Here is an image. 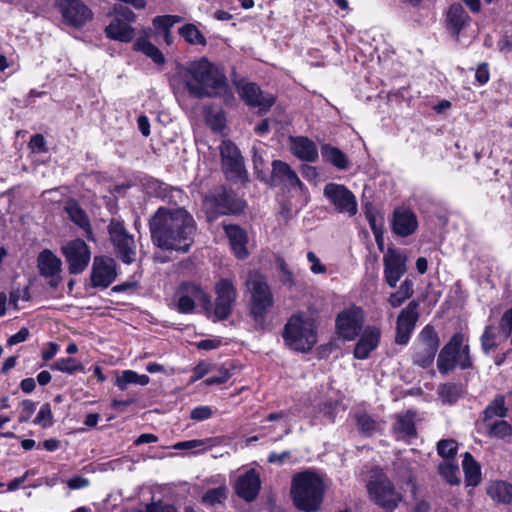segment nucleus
<instances>
[{
  "label": "nucleus",
  "instance_id": "nucleus-1",
  "mask_svg": "<svg viewBox=\"0 0 512 512\" xmlns=\"http://www.w3.org/2000/svg\"><path fill=\"white\" fill-rule=\"evenodd\" d=\"M175 93H188L196 98L226 94L228 84L221 68L202 57L179 66L171 79Z\"/></svg>",
  "mask_w": 512,
  "mask_h": 512
},
{
  "label": "nucleus",
  "instance_id": "nucleus-2",
  "mask_svg": "<svg viewBox=\"0 0 512 512\" xmlns=\"http://www.w3.org/2000/svg\"><path fill=\"white\" fill-rule=\"evenodd\" d=\"M149 226L153 243L161 249L187 252L194 241L196 223L183 208H158Z\"/></svg>",
  "mask_w": 512,
  "mask_h": 512
},
{
  "label": "nucleus",
  "instance_id": "nucleus-3",
  "mask_svg": "<svg viewBox=\"0 0 512 512\" xmlns=\"http://www.w3.org/2000/svg\"><path fill=\"white\" fill-rule=\"evenodd\" d=\"M325 493L322 477L310 470L294 475L292 479L291 495L294 505L302 511H317Z\"/></svg>",
  "mask_w": 512,
  "mask_h": 512
},
{
  "label": "nucleus",
  "instance_id": "nucleus-4",
  "mask_svg": "<svg viewBox=\"0 0 512 512\" xmlns=\"http://www.w3.org/2000/svg\"><path fill=\"white\" fill-rule=\"evenodd\" d=\"M282 336L290 349L298 352L310 351L317 343L315 321L301 314L292 315L285 324Z\"/></svg>",
  "mask_w": 512,
  "mask_h": 512
},
{
  "label": "nucleus",
  "instance_id": "nucleus-5",
  "mask_svg": "<svg viewBox=\"0 0 512 512\" xmlns=\"http://www.w3.org/2000/svg\"><path fill=\"white\" fill-rule=\"evenodd\" d=\"M196 304H199L206 313L211 312L210 295L201 285L191 281L181 282L175 288L173 294L167 298L169 308L180 314L193 313Z\"/></svg>",
  "mask_w": 512,
  "mask_h": 512
},
{
  "label": "nucleus",
  "instance_id": "nucleus-6",
  "mask_svg": "<svg viewBox=\"0 0 512 512\" xmlns=\"http://www.w3.org/2000/svg\"><path fill=\"white\" fill-rule=\"evenodd\" d=\"M245 286L250 293V311L256 321L262 320L273 306L274 299L266 278L257 271H249Z\"/></svg>",
  "mask_w": 512,
  "mask_h": 512
},
{
  "label": "nucleus",
  "instance_id": "nucleus-7",
  "mask_svg": "<svg viewBox=\"0 0 512 512\" xmlns=\"http://www.w3.org/2000/svg\"><path fill=\"white\" fill-rule=\"evenodd\" d=\"M471 365L469 346L463 344V335L460 333L454 334L438 355L437 367L439 372L447 374L457 367L467 369Z\"/></svg>",
  "mask_w": 512,
  "mask_h": 512
},
{
  "label": "nucleus",
  "instance_id": "nucleus-8",
  "mask_svg": "<svg viewBox=\"0 0 512 512\" xmlns=\"http://www.w3.org/2000/svg\"><path fill=\"white\" fill-rule=\"evenodd\" d=\"M439 344V338L435 329L430 325L425 326L417 336L412 348L413 363L421 368L431 366Z\"/></svg>",
  "mask_w": 512,
  "mask_h": 512
},
{
  "label": "nucleus",
  "instance_id": "nucleus-9",
  "mask_svg": "<svg viewBox=\"0 0 512 512\" xmlns=\"http://www.w3.org/2000/svg\"><path fill=\"white\" fill-rule=\"evenodd\" d=\"M215 304L211 303V312L207 313L209 317L213 316L215 320L227 319L232 313L234 303L237 298V291L228 279H221L215 284Z\"/></svg>",
  "mask_w": 512,
  "mask_h": 512
},
{
  "label": "nucleus",
  "instance_id": "nucleus-10",
  "mask_svg": "<svg viewBox=\"0 0 512 512\" xmlns=\"http://www.w3.org/2000/svg\"><path fill=\"white\" fill-rule=\"evenodd\" d=\"M365 321L364 311L358 306H350L336 317V332L344 340H354Z\"/></svg>",
  "mask_w": 512,
  "mask_h": 512
},
{
  "label": "nucleus",
  "instance_id": "nucleus-11",
  "mask_svg": "<svg viewBox=\"0 0 512 512\" xmlns=\"http://www.w3.org/2000/svg\"><path fill=\"white\" fill-rule=\"evenodd\" d=\"M370 497L382 508L392 511L401 502L402 497L394 488L393 483L386 477H379L367 485Z\"/></svg>",
  "mask_w": 512,
  "mask_h": 512
},
{
  "label": "nucleus",
  "instance_id": "nucleus-12",
  "mask_svg": "<svg viewBox=\"0 0 512 512\" xmlns=\"http://www.w3.org/2000/svg\"><path fill=\"white\" fill-rule=\"evenodd\" d=\"M323 194L339 213H345L350 217L356 215L358 211L356 197L344 185L328 183L324 187Z\"/></svg>",
  "mask_w": 512,
  "mask_h": 512
},
{
  "label": "nucleus",
  "instance_id": "nucleus-13",
  "mask_svg": "<svg viewBox=\"0 0 512 512\" xmlns=\"http://www.w3.org/2000/svg\"><path fill=\"white\" fill-rule=\"evenodd\" d=\"M108 228L110 239L118 256L124 263H132L136 256L133 237L127 233L123 223L118 220H112Z\"/></svg>",
  "mask_w": 512,
  "mask_h": 512
},
{
  "label": "nucleus",
  "instance_id": "nucleus-14",
  "mask_svg": "<svg viewBox=\"0 0 512 512\" xmlns=\"http://www.w3.org/2000/svg\"><path fill=\"white\" fill-rule=\"evenodd\" d=\"M221 163L224 173L229 178L244 179L246 171L239 149L230 140L222 141L220 147Z\"/></svg>",
  "mask_w": 512,
  "mask_h": 512
},
{
  "label": "nucleus",
  "instance_id": "nucleus-15",
  "mask_svg": "<svg viewBox=\"0 0 512 512\" xmlns=\"http://www.w3.org/2000/svg\"><path fill=\"white\" fill-rule=\"evenodd\" d=\"M135 19L136 15L130 9L123 8L118 11L115 18L105 29L107 37L120 42H130L135 35V31L130 24Z\"/></svg>",
  "mask_w": 512,
  "mask_h": 512
},
{
  "label": "nucleus",
  "instance_id": "nucleus-16",
  "mask_svg": "<svg viewBox=\"0 0 512 512\" xmlns=\"http://www.w3.org/2000/svg\"><path fill=\"white\" fill-rule=\"evenodd\" d=\"M418 307L419 303L413 300L400 311L396 323L395 341L397 344L406 345L409 342L419 318Z\"/></svg>",
  "mask_w": 512,
  "mask_h": 512
},
{
  "label": "nucleus",
  "instance_id": "nucleus-17",
  "mask_svg": "<svg viewBox=\"0 0 512 512\" xmlns=\"http://www.w3.org/2000/svg\"><path fill=\"white\" fill-rule=\"evenodd\" d=\"M62 252L69 264L72 274L81 273L88 265L91 252L86 243L81 239H75L62 247Z\"/></svg>",
  "mask_w": 512,
  "mask_h": 512
},
{
  "label": "nucleus",
  "instance_id": "nucleus-18",
  "mask_svg": "<svg viewBox=\"0 0 512 512\" xmlns=\"http://www.w3.org/2000/svg\"><path fill=\"white\" fill-rule=\"evenodd\" d=\"M407 257L395 249H388L383 257L384 278L390 288H395L407 271Z\"/></svg>",
  "mask_w": 512,
  "mask_h": 512
},
{
  "label": "nucleus",
  "instance_id": "nucleus-19",
  "mask_svg": "<svg viewBox=\"0 0 512 512\" xmlns=\"http://www.w3.org/2000/svg\"><path fill=\"white\" fill-rule=\"evenodd\" d=\"M238 91L242 100L247 105L258 108L260 113L268 111L275 102L272 94L264 93L252 82H240Z\"/></svg>",
  "mask_w": 512,
  "mask_h": 512
},
{
  "label": "nucleus",
  "instance_id": "nucleus-20",
  "mask_svg": "<svg viewBox=\"0 0 512 512\" xmlns=\"http://www.w3.org/2000/svg\"><path fill=\"white\" fill-rule=\"evenodd\" d=\"M116 276V263L112 258H94L91 274L93 287L106 288L116 279Z\"/></svg>",
  "mask_w": 512,
  "mask_h": 512
},
{
  "label": "nucleus",
  "instance_id": "nucleus-21",
  "mask_svg": "<svg viewBox=\"0 0 512 512\" xmlns=\"http://www.w3.org/2000/svg\"><path fill=\"white\" fill-rule=\"evenodd\" d=\"M59 6L69 25L80 27L92 18L91 10L80 0H63Z\"/></svg>",
  "mask_w": 512,
  "mask_h": 512
},
{
  "label": "nucleus",
  "instance_id": "nucleus-22",
  "mask_svg": "<svg viewBox=\"0 0 512 512\" xmlns=\"http://www.w3.org/2000/svg\"><path fill=\"white\" fill-rule=\"evenodd\" d=\"M418 227L416 215L409 208L397 207L393 212L392 229L401 237L413 234Z\"/></svg>",
  "mask_w": 512,
  "mask_h": 512
},
{
  "label": "nucleus",
  "instance_id": "nucleus-23",
  "mask_svg": "<svg viewBox=\"0 0 512 512\" xmlns=\"http://www.w3.org/2000/svg\"><path fill=\"white\" fill-rule=\"evenodd\" d=\"M261 488V481L259 474L250 469L241 474L235 483V491L239 497L246 501L254 500Z\"/></svg>",
  "mask_w": 512,
  "mask_h": 512
},
{
  "label": "nucleus",
  "instance_id": "nucleus-24",
  "mask_svg": "<svg viewBox=\"0 0 512 512\" xmlns=\"http://www.w3.org/2000/svg\"><path fill=\"white\" fill-rule=\"evenodd\" d=\"M381 330L376 326H367L360 335L354 348V356L364 360L375 350L380 342Z\"/></svg>",
  "mask_w": 512,
  "mask_h": 512
},
{
  "label": "nucleus",
  "instance_id": "nucleus-25",
  "mask_svg": "<svg viewBox=\"0 0 512 512\" xmlns=\"http://www.w3.org/2000/svg\"><path fill=\"white\" fill-rule=\"evenodd\" d=\"M271 180L274 185H285L287 187L302 189L303 184L291 167L281 160L272 162Z\"/></svg>",
  "mask_w": 512,
  "mask_h": 512
},
{
  "label": "nucleus",
  "instance_id": "nucleus-26",
  "mask_svg": "<svg viewBox=\"0 0 512 512\" xmlns=\"http://www.w3.org/2000/svg\"><path fill=\"white\" fill-rule=\"evenodd\" d=\"M224 229L235 256L245 259L249 254L246 247L248 239L245 231L236 225H226Z\"/></svg>",
  "mask_w": 512,
  "mask_h": 512
},
{
  "label": "nucleus",
  "instance_id": "nucleus-27",
  "mask_svg": "<svg viewBox=\"0 0 512 512\" xmlns=\"http://www.w3.org/2000/svg\"><path fill=\"white\" fill-rule=\"evenodd\" d=\"M290 144L291 151L297 158L306 162H314L318 158L317 147L310 139L291 137Z\"/></svg>",
  "mask_w": 512,
  "mask_h": 512
},
{
  "label": "nucleus",
  "instance_id": "nucleus-28",
  "mask_svg": "<svg viewBox=\"0 0 512 512\" xmlns=\"http://www.w3.org/2000/svg\"><path fill=\"white\" fill-rule=\"evenodd\" d=\"M148 31H144L133 44V49L143 53L150 58L155 64L161 65L165 62L162 52L150 41Z\"/></svg>",
  "mask_w": 512,
  "mask_h": 512
},
{
  "label": "nucleus",
  "instance_id": "nucleus-29",
  "mask_svg": "<svg viewBox=\"0 0 512 512\" xmlns=\"http://www.w3.org/2000/svg\"><path fill=\"white\" fill-rule=\"evenodd\" d=\"M37 262L40 274L44 277L54 278L61 272V260L50 250L42 251Z\"/></svg>",
  "mask_w": 512,
  "mask_h": 512
},
{
  "label": "nucleus",
  "instance_id": "nucleus-30",
  "mask_svg": "<svg viewBox=\"0 0 512 512\" xmlns=\"http://www.w3.org/2000/svg\"><path fill=\"white\" fill-rule=\"evenodd\" d=\"M393 432L398 439L409 440L416 436L414 415L410 412L398 414L393 425Z\"/></svg>",
  "mask_w": 512,
  "mask_h": 512
},
{
  "label": "nucleus",
  "instance_id": "nucleus-31",
  "mask_svg": "<svg viewBox=\"0 0 512 512\" xmlns=\"http://www.w3.org/2000/svg\"><path fill=\"white\" fill-rule=\"evenodd\" d=\"M469 20V15L460 4L451 5L447 15V25L452 34H459Z\"/></svg>",
  "mask_w": 512,
  "mask_h": 512
},
{
  "label": "nucleus",
  "instance_id": "nucleus-32",
  "mask_svg": "<svg viewBox=\"0 0 512 512\" xmlns=\"http://www.w3.org/2000/svg\"><path fill=\"white\" fill-rule=\"evenodd\" d=\"M149 382L150 378L145 374H138L134 370H124L117 373L114 384L119 390L125 391L131 384L146 386Z\"/></svg>",
  "mask_w": 512,
  "mask_h": 512
},
{
  "label": "nucleus",
  "instance_id": "nucleus-33",
  "mask_svg": "<svg viewBox=\"0 0 512 512\" xmlns=\"http://www.w3.org/2000/svg\"><path fill=\"white\" fill-rule=\"evenodd\" d=\"M487 494L498 503L509 504L512 501V485L501 480L493 481L487 487Z\"/></svg>",
  "mask_w": 512,
  "mask_h": 512
},
{
  "label": "nucleus",
  "instance_id": "nucleus-34",
  "mask_svg": "<svg viewBox=\"0 0 512 512\" xmlns=\"http://www.w3.org/2000/svg\"><path fill=\"white\" fill-rule=\"evenodd\" d=\"M508 337L495 326H487L481 336V345L485 353L494 351Z\"/></svg>",
  "mask_w": 512,
  "mask_h": 512
},
{
  "label": "nucleus",
  "instance_id": "nucleus-35",
  "mask_svg": "<svg viewBox=\"0 0 512 512\" xmlns=\"http://www.w3.org/2000/svg\"><path fill=\"white\" fill-rule=\"evenodd\" d=\"M462 466L467 485L477 486L481 481V469L470 453L464 454Z\"/></svg>",
  "mask_w": 512,
  "mask_h": 512
},
{
  "label": "nucleus",
  "instance_id": "nucleus-36",
  "mask_svg": "<svg viewBox=\"0 0 512 512\" xmlns=\"http://www.w3.org/2000/svg\"><path fill=\"white\" fill-rule=\"evenodd\" d=\"M414 283L410 278H406L400 285L399 289L390 294L387 301L392 308L400 307L407 299L411 298L414 289Z\"/></svg>",
  "mask_w": 512,
  "mask_h": 512
},
{
  "label": "nucleus",
  "instance_id": "nucleus-37",
  "mask_svg": "<svg viewBox=\"0 0 512 512\" xmlns=\"http://www.w3.org/2000/svg\"><path fill=\"white\" fill-rule=\"evenodd\" d=\"M65 210L69 218L89 236L91 234V225L86 213L79 207L76 202H68Z\"/></svg>",
  "mask_w": 512,
  "mask_h": 512
},
{
  "label": "nucleus",
  "instance_id": "nucleus-38",
  "mask_svg": "<svg viewBox=\"0 0 512 512\" xmlns=\"http://www.w3.org/2000/svg\"><path fill=\"white\" fill-rule=\"evenodd\" d=\"M488 435L492 438L506 439L512 435V427L505 420H490L484 422Z\"/></svg>",
  "mask_w": 512,
  "mask_h": 512
},
{
  "label": "nucleus",
  "instance_id": "nucleus-39",
  "mask_svg": "<svg viewBox=\"0 0 512 512\" xmlns=\"http://www.w3.org/2000/svg\"><path fill=\"white\" fill-rule=\"evenodd\" d=\"M52 370H56L65 374L72 375L76 372H83L82 363L73 357L59 358L52 365Z\"/></svg>",
  "mask_w": 512,
  "mask_h": 512
},
{
  "label": "nucleus",
  "instance_id": "nucleus-40",
  "mask_svg": "<svg viewBox=\"0 0 512 512\" xmlns=\"http://www.w3.org/2000/svg\"><path fill=\"white\" fill-rule=\"evenodd\" d=\"M322 156L326 161L330 162L338 169H347L349 166V161L346 155L336 147H323Z\"/></svg>",
  "mask_w": 512,
  "mask_h": 512
},
{
  "label": "nucleus",
  "instance_id": "nucleus-41",
  "mask_svg": "<svg viewBox=\"0 0 512 512\" xmlns=\"http://www.w3.org/2000/svg\"><path fill=\"white\" fill-rule=\"evenodd\" d=\"M219 198L215 196L207 197L205 200V206L207 208H214L216 214H229L233 211L230 206V200L228 194L224 191L218 195Z\"/></svg>",
  "mask_w": 512,
  "mask_h": 512
},
{
  "label": "nucleus",
  "instance_id": "nucleus-42",
  "mask_svg": "<svg viewBox=\"0 0 512 512\" xmlns=\"http://www.w3.org/2000/svg\"><path fill=\"white\" fill-rule=\"evenodd\" d=\"M179 34L191 45H206V38L194 24H185L179 29Z\"/></svg>",
  "mask_w": 512,
  "mask_h": 512
},
{
  "label": "nucleus",
  "instance_id": "nucleus-43",
  "mask_svg": "<svg viewBox=\"0 0 512 512\" xmlns=\"http://www.w3.org/2000/svg\"><path fill=\"white\" fill-rule=\"evenodd\" d=\"M507 415L505 399L497 396L484 410V422L493 420L494 417L504 418Z\"/></svg>",
  "mask_w": 512,
  "mask_h": 512
},
{
  "label": "nucleus",
  "instance_id": "nucleus-44",
  "mask_svg": "<svg viewBox=\"0 0 512 512\" xmlns=\"http://www.w3.org/2000/svg\"><path fill=\"white\" fill-rule=\"evenodd\" d=\"M227 498V487L220 485L216 488L209 489L203 496L202 502L206 505L214 506L221 504Z\"/></svg>",
  "mask_w": 512,
  "mask_h": 512
},
{
  "label": "nucleus",
  "instance_id": "nucleus-45",
  "mask_svg": "<svg viewBox=\"0 0 512 512\" xmlns=\"http://www.w3.org/2000/svg\"><path fill=\"white\" fill-rule=\"evenodd\" d=\"M440 475L451 485L460 483L459 468L452 463H443L439 465Z\"/></svg>",
  "mask_w": 512,
  "mask_h": 512
},
{
  "label": "nucleus",
  "instance_id": "nucleus-46",
  "mask_svg": "<svg viewBox=\"0 0 512 512\" xmlns=\"http://www.w3.org/2000/svg\"><path fill=\"white\" fill-rule=\"evenodd\" d=\"M458 449V444L453 439L441 440L437 444L438 454L446 459L453 458Z\"/></svg>",
  "mask_w": 512,
  "mask_h": 512
},
{
  "label": "nucleus",
  "instance_id": "nucleus-47",
  "mask_svg": "<svg viewBox=\"0 0 512 512\" xmlns=\"http://www.w3.org/2000/svg\"><path fill=\"white\" fill-rule=\"evenodd\" d=\"M34 423L40 425L43 428H47L52 426L53 424V414L51 407L48 403L43 404L40 407V410L34 420Z\"/></svg>",
  "mask_w": 512,
  "mask_h": 512
},
{
  "label": "nucleus",
  "instance_id": "nucleus-48",
  "mask_svg": "<svg viewBox=\"0 0 512 512\" xmlns=\"http://www.w3.org/2000/svg\"><path fill=\"white\" fill-rule=\"evenodd\" d=\"M180 21V17L173 15L157 16L153 20L156 28L161 29L163 32L170 31L171 27Z\"/></svg>",
  "mask_w": 512,
  "mask_h": 512
},
{
  "label": "nucleus",
  "instance_id": "nucleus-49",
  "mask_svg": "<svg viewBox=\"0 0 512 512\" xmlns=\"http://www.w3.org/2000/svg\"><path fill=\"white\" fill-rule=\"evenodd\" d=\"M357 426L362 432L366 434H372L378 427L376 421L367 414H361L357 416Z\"/></svg>",
  "mask_w": 512,
  "mask_h": 512
},
{
  "label": "nucleus",
  "instance_id": "nucleus-50",
  "mask_svg": "<svg viewBox=\"0 0 512 512\" xmlns=\"http://www.w3.org/2000/svg\"><path fill=\"white\" fill-rule=\"evenodd\" d=\"M230 377L231 373L229 372V370L224 367H220L218 369L217 375L208 377L207 379H205L204 383L208 386L219 385L227 382Z\"/></svg>",
  "mask_w": 512,
  "mask_h": 512
},
{
  "label": "nucleus",
  "instance_id": "nucleus-51",
  "mask_svg": "<svg viewBox=\"0 0 512 512\" xmlns=\"http://www.w3.org/2000/svg\"><path fill=\"white\" fill-rule=\"evenodd\" d=\"M213 415V411L209 406H197L191 410L190 417L195 421H203L209 419Z\"/></svg>",
  "mask_w": 512,
  "mask_h": 512
},
{
  "label": "nucleus",
  "instance_id": "nucleus-52",
  "mask_svg": "<svg viewBox=\"0 0 512 512\" xmlns=\"http://www.w3.org/2000/svg\"><path fill=\"white\" fill-rule=\"evenodd\" d=\"M440 396L443 401L452 403L458 396V390L455 385L444 384L440 387Z\"/></svg>",
  "mask_w": 512,
  "mask_h": 512
},
{
  "label": "nucleus",
  "instance_id": "nucleus-53",
  "mask_svg": "<svg viewBox=\"0 0 512 512\" xmlns=\"http://www.w3.org/2000/svg\"><path fill=\"white\" fill-rule=\"evenodd\" d=\"M307 260L311 264L310 270L314 274H322L326 272V267L320 261V259L316 256V254L312 251L307 253Z\"/></svg>",
  "mask_w": 512,
  "mask_h": 512
},
{
  "label": "nucleus",
  "instance_id": "nucleus-54",
  "mask_svg": "<svg viewBox=\"0 0 512 512\" xmlns=\"http://www.w3.org/2000/svg\"><path fill=\"white\" fill-rule=\"evenodd\" d=\"M507 337L512 333V308L507 310L500 321L498 327Z\"/></svg>",
  "mask_w": 512,
  "mask_h": 512
},
{
  "label": "nucleus",
  "instance_id": "nucleus-55",
  "mask_svg": "<svg viewBox=\"0 0 512 512\" xmlns=\"http://www.w3.org/2000/svg\"><path fill=\"white\" fill-rule=\"evenodd\" d=\"M22 412L20 414V422H26L30 419L31 415L35 411V403L31 400H24L21 404Z\"/></svg>",
  "mask_w": 512,
  "mask_h": 512
},
{
  "label": "nucleus",
  "instance_id": "nucleus-56",
  "mask_svg": "<svg viewBox=\"0 0 512 512\" xmlns=\"http://www.w3.org/2000/svg\"><path fill=\"white\" fill-rule=\"evenodd\" d=\"M205 442L203 440H188L176 443L173 447L177 450H190L195 448H203Z\"/></svg>",
  "mask_w": 512,
  "mask_h": 512
},
{
  "label": "nucleus",
  "instance_id": "nucleus-57",
  "mask_svg": "<svg viewBox=\"0 0 512 512\" xmlns=\"http://www.w3.org/2000/svg\"><path fill=\"white\" fill-rule=\"evenodd\" d=\"M29 145L33 152L40 153L45 151L46 141L43 135L36 134L31 138Z\"/></svg>",
  "mask_w": 512,
  "mask_h": 512
},
{
  "label": "nucleus",
  "instance_id": "nucleus-58",
  "mask_svg": "<svg viewBox=\"0 0 512 512\" xmlns=\"http://www.w3.org/2000/svg\"><path fill=\"white\" fill-rule=\"evenodd\" d=\"M211 371L210 366L207 363L200 362L193 371V376L191 377V381L195 382L201 378H203L206 374Z\"/></svg>",
  "mask_w": 512,
  "mask_h": 512
},
{
  "label": "nucleus",
  "instance_id": "nucleus-59",
  "mask_svg": "<svg viewBox=\"0 0 512 512\" xmlns=\"http://www.w3.org/2000/svg\"><path fill=\"white\" fill-rule=\"evenodd\" d=\"M29 336L27 328H21L17 333L9 337L7 343L10 346L24 342Z\"/></svg>",
  "mask_w": 512,
  "mask_h": 512
},
{
  "label": "nucleus",
  "instance_id": "nucleus-60",
  "mask_svg": "<svg viewBox=\"0 0 512 512\" xmlns=\"http://www.w3.org/2000/svg\"><path fill=\"white\" fill-rule=\"evenodd\" d=\"M59 351V345L55 342H49L47 347L42 350L41 356L44 361L52 359Z\"/></svg>",
  "mask_w": 512,
  "mask_h": 512
},
{
  "label": "nucleus",
  "instance_id": "nucleus-61",
  "mask_svg": "<svg viewBox=\"0 0 512 512\" xmlns=\"http://www.w3.org/2000/svg\"><path fill=\"white\" fill-rule=\"evenodd\" d=\"M290 457L289 451L282 453L271 452L268 456V462L271 464H283Z\"/></svg>",
  "mask_w": 512,
  "mask_h": 512
},
{
  "label": "nucleus",
  "instance_id": "nucleus-62",
  "mask_svg": "<svg viewBox=\"0 0 512 512\" xmlns=\"http://www.w3.org/2000/svg\"><path fill=\"white\" fill-rule=\"evenodd\" d=\"M475 77L481 85L487 83L489 81V71L487 65H479L475 72Z\"/></svg>",
  "mask_w": 512,
  "mask_h": 512
},
{
  "label": "nucleus",
  "instance_id": "nucleus-63",
  "mask_svg": "<svg viewBox=\"0 0 512 512\" xmlns=\"http://www.w3.org/2000/svg\"><path fill=\"white\" fill-rule=\"evenodd\" d=\"M88 484H89L88 479H86L84 477H80V476L73 477L68 481V486L70 489L85 488L86 486H88Z\"/></svg>",
  "mask_w": 512,
  "mask_h": 512
},
{
  "label": "nucleus",
  "instance_id": "nucleus-64",
  "mask_svg": "<svg viewBox=\"0 0 512 512\" xmlns=\"http://www.w3.org/2000/svg\"><path fill=\"white\" fill-rule=\"evenodd\" d=\"M138 128L141 131L142 135L147 137L150 135V123L149 119L145 115H141L137 120Z\"/></svg>",
  "mask_w": 512,
  "mask_h": 512
}]
</instances>
